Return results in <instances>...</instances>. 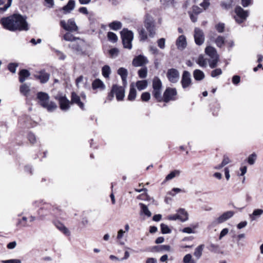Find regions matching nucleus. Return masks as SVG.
Instances as JSON below:
<instances>
[{
    "mask_svg": "<svg viewBox=\"0 0 263 263\" xmlns=\"http://www.w3.org/2000/svg\"><path fill=\"white\" fill-rule=\"evenodd\" d=\"M26 19V16L13 14L8 17H3L1 23L5 29L11 31H28L29 26Z\"/></svg>",
    "mask_w": 263,
    "mask_h": 263,
    "instance_id": "nucleus-1",
    "label": "nucleus"
},
{
    "mask_svg": "<svg viewBox=\"0 0 263 263\" xmlns=\"http://www.w3.org/2000/svg\"><path fill=\"white\" fill-rule=\"evenodd\" d=\"M40 104L44 108H46L49 112H52L57 108V105L53 102H49V96L44 92H39L36 95Z\"/></svg>",
    "mask_w": 263,
    "mask_h": 263,
    "instance_id": "nucleus-2",
    "label": "nucleus"
},
{
    "mask_svg": "<svg viewBox=\"0 0 263 263\" xmlns=\"http://www.w3.org/2000/svg\"><path fill=\"white\" fill-rule=\"evenodd\" d=\"M115 95L118 101H122L125 97L124 87L117 84L113 85L111 90L107 96V99L110 101L112 100Z\"/></svg>",
    "mask_w": 263,
    "mask_h": 263,
    "instance_id": "nucleus-3",
    "label": "nucleus"
},
{
    "mask_svg": "<svg viewBox=\"0 0 263 263\" xmlns=\"http://www.w3.org/2000/svg\"><path fill=\"white\" fill-rule=\"evenodd\" d=\"M122 43L125 48L131 49L132 48V42L134 38V33L132 31L124 28L120 32Z\"/></svg>",
    "mask_w": 263,
    "mask_h": 263,
    "instance_id": "nucleus-4",
    "label": "nucleus"
},
{
    "mask_svg": "<svg viewBox=\"0 0 263 263\" xmlns=\"http://www.w3.org/2000/svg\"><path fill=\"white\" fill-rule=\"evenodd\" d=\"M236 16L234 17L236 22L238 24L244 22L249 16V11L245 10L239 6H237L235 8Z\"/></svg>",
    "mask_w": 263,
    "mask_h": 263,
    "instance_id": "nucleus-5",
    "label": "nucleus"
},
{
    "mask_svg": "<svg viewBox=\"0 0 263 263\" xmlns=\"http://www.w3.org/2000/svg\"><path fill=\"white\" fill-rule=\"evenodd\" d=\"M60 24L61 27L68 31L73 32L77 31L78 30V27L76 25L73 18L69 19L67 22H66L64 20H61Z\"/></svg>",
    "mask_w": 263,
    "mask_h": 263,
    "instance_id": "nucleus-6",
    "label": "nucleus"
},
{
    "mask_svg": "<svg viewBox=\"0 0 263 263\" xmlns=\"http://www.w3.org/2000/svg\"><path fill=\"white\" fill-rule=\"evenodd\" d=\"M54 98L56 100L58 101L61 110L65 111L70 108V102L65 95L59 93L55 96Z\"/></svg>",
    "mask_w": 263,
    "mask_h": 263,
    "instance_id": "nucleus-7",
    "label": "nucleus"
},
{
    "mask_svg": "<svg viewBox=\"0 0 263 263\" xmlns=\"http://www.w3.org/2000/svg\"><path fill=\"white\" fill-rule=\"evenodd\" d=\"M144 26L148 31L149 36L153 37L155 34V29L154 21L152 17L148 15H146L144 21Z\"/></svg>",
    "mask_w": 263,
    "mask_h": 263,
    "instance_id": "nucleus-8",
    "label": "nucleus"
},
{
    "mask_svg": "<svg viewBox=\"0 0 263 263\" xmlns=\"http://www.w3.org/2000/svg\"><path fill=\"white\" fill-rule=\"evenodd\" d=\"M54 209L53 206L49 204H45L43 207L41 208L38 211L39 218L43 220L45 217L49 214L54 215L55 213L52 212Z\"/></svg>",
    "mask_w": 263,
    "mask_h": 263,
    "instance_id": "nucleus-9",
    "label": "nucleus"
},
{
    "mask_svg": "<svg viewBox=\"0 0 263 263\" xmlns=\"http://www.w3.org/2000/svg\"><path fill=\"white\" fill-rule=\"evenodd\" d=\"M166 77L170 82L173 83H177L180 77L178 70L175 68L168 69L166 73Z\"/></svg>",
    "mask_w": 263,
    "mask_h": 263,
    "instance_id": "nucleus-10",
    "label": "nucleus"
},
{
    "mask_svg": "<svg viewBox=\"0 0 263 263\" xmlns=\"http://www.w3.org/2000/svg\"><path fill=\"white\" fill-rule=\"evenodd\" d=\"M85 45V43L83 40L78 38L75 42L69 45V47L77 53L81 54L83 53V48Z\"/></svg>",
    "mask_w": 263,
    "mask_h": 263,
    "instance_id": "nucleus-11",
    "label": "nucleus"
},
{
    "mask_svg": "<svg viewBox=\"0 0 263 263\" xmlns=\"http://www.w3.org/2000/svg\"><path fill=\"white\" fill-rule=\"evenodd\" d=\"M234 214V212L232 211H229L223 213L221 215L213 221V225L215 226L221 223L227 221L232 217Z\"/></svg>",
    "mask_w": 263,
    "mask_h": 263,
    "instance_id": "nucleus-12",
    "label": "nucleus"
},
{
    "mask_svg": "<svg viewBox=\"0 0 263 263\" xmlns=\"http://www.w3.org/2000/svg\"><path fill=\"white\" fill-rule=\"evenodd\" d=\"M195 42L197 45H201L204 42V34L203 31L199 28H195L194 34Z\"/></svg>",
    "mask_w": 263,
    "mask_h": 263,
    "instance_id": "nucleus-13",
    "label": "nucleus"
},
{
    "mask_svg": "<svg viewBox=\"0 0 263 263\" xmlns=\"http://www.w3.org/2000/svg\"><path fill=\"white\" fill-rule=\"evenodd\" d=\"M177 95V91L175 88H167L163 93L164 102L167 103L171 100H174V97Z\"/></svg>",
    "mask_w": 263,
    "mask_h": 263,
    "instance_id": "nucleus-14",
    "label": "nucleus"
},
{
    "mask_svg": "<svg viewBox=\"0 0 263 263\" xmlns=\"http://www.w3.org/2000/svg\"><path fill=\"white\" fill-rule=\"evenodd\" d=\"M148 61L146 57L142 55L136 57L133 60L132 64L135 67L143 66L147 64Z\"/></svg>",
    "mask_w": 263,
    "mask_h": 263,
    "instance_id": "nucleus-15",
    "label": "nucleus"
},
{
    "mask_svg": "<svg viewBox=\"0 0 263 263\" xmlns=\"http://www.w3.org/2000/svg\"><path fill=\"white\" fill-rule=\"evenodd\" d=\"M182 87L185 89L190 86L192 83L191 74L187 71H184L181 81Z\"/></svg>",
    "mask_w": 263,
    "mask_h": 263,
    "instance_id": "nucleus-16",
    "label": "nucleus"
},
{
    "mask_svg": "<svg viewBox=\"0 0 263 263\" xmlns=\"http://www.w3.org/2000/svg\"><path fill=\"white\" fill-rule=\"evenodd\" d=\"M36 79H39L41 83H45L49 79L50 74L43 70L35 75Z\"/></svg>",
    "mask_w": 263,
    "mask_h": 263,
    "instance_id": "nucleus-17",
    "label": "nucleus"
},
{
    "mask_svg": "<svg viewBox=\"0 0 263 263\" xmlns=\"http://www.w3.org/2000/svg\"><path fill=\"white\" fill-rule=\"evenodd\" d=\"M176 44L178 49H184L187 45L185 36L183 35H180L176 40Z\"/></svg>",
    "mask_w": 263,
    "mask_h": 263,
    "instance_id": "nucleus-18",
    "label": "nucleus"
},
{
    "mask_svg": "<svg viewBox=\"0 0 263 263\" xmlns=\"http://www.w3.org/2000/svg\"><path fill=\"white\" fill-rule=\"evenodd\" d=\"M117 73L121 77L124 86L127 85V77L128 76L127 70L123 67L119 68L117 71Z\"/></svg>",
    "mask_w": 263,
    "mask_h": 263,
    "instance_id": "nucleus-19",
    "label": "nucleus"
},
{
    "mask_svg": "<svg viewBox=\"0 0 263 263\" xmlns=\"http://www.w3.org/2000/svg\"><path fill=\"white\" fill-rule=\"evenodd\" d=\"M70 103L77 104L82 109H84V105L81 101L80 97L75 92H72Z\"/></svg>",
    "mask_w": 263,
    "mask_h": 263,
    "instance_id": "nucleus-20",
    "label": "nucleus"
},
{
    "mask_svg": "<svg viewBox=\"0 0 263 263\" xmlns=\"http://www.w3.org/2000/svg\"><path fill=\"white\" fill-rule=\"evenodd\" d=\"M76 3L74 0H69L67 4L66 5L64 6L62 8V10L64 11V13H69L72 10L74 9L75 7Z\"/></svg>",
    "mask_w": 263,
    "mask_h": 263,
    "instance_id": "nucleus-21",
    "label": "nucleus"
},
{
    "mask_svg": "<svg viewBox=\"0 0 263 263\" xmlns=\"http://www.w3.org/2000/svg\"><path fill=\"white\" fill-rule=\"evenodd\" d=\"M205 52L211 59L219 57L216 49L212 46L206 47L205 49Z\"/></svg>",
    "mask_w": 263,
    "mask_h": 263,
    "instance_id": "nucleus-22",
    "label": "nucleus"
},
{
    "mask_svg": "<svg viewBox=\"0 0 263 263\" xmlns=\"http://www.w3.org/2000/svg\"><path fill=\"white\" fill-rule=\"evenodd\" d=\"M92 87L94 90L97 89L104 90L105 88V86L101 80L99 79H97L93 81L92 83Z\"/></svg>",
    "mask_w": 263,
    "mask_h": 263,
    "instance_id": "nucleus-23",
    "label": "nucleus"
},
{
    "mask_svg": "<svg viewBox=\"0 0 263 263\" xmlns=\"http://www.w3.org/2000/svg\"><path fill=\"white\" fill-rule=\"evenodd\" d=\"M55 226L61 232L64 234L66 236H69L70 234L69 230L62 223L60 222H55Z\"/></svg>",
    "mask_w": 263,
    "mask_h": 263,
    "instance_id": "nucleus-24",
    "label": "nucleus"
},
{
    "mask_svg": "<svg viewBox=\"0 0 263 263\" xmlns=\"http://www.w3.org/2000/svg\"><path fill=\"white\" fill-rule=\"evenodd\" d=\"M179 220L182 222L186 221L188 219V214L184 209H179L177 210Z\"/></svg>",
    "mask_w": 263,
    "mask_h": 263,
    "instance_id": "nucleus-25",
    "label": "nucleus"
},
{
    "mask_svg": "<svg viewBox=\"0 0 263 263\" xmlns=\"http://www.w3.org/2000/svg\"><path fill=\"white\" fill-rule=\"evenodd\" d=\"M30 86L27 84H23L20 87V92L25 97H28L30 91Z\"/></svg>",
    "mask_w": 263,
    "mask_h": 263,
    "instance_id": "nucleus-26",
    "label": "nucleus"
},
{
    "mask_svg": "<svg viewBox=\"0 0 263 263\" xmlns=\"http://www.w3.org/2000/svg\"><path fill=\"white\" fill-rule=\"evenodd\" d=\"M137 96V92L134 85L132 84L130 86L129 92L128 95L127 99L129 101H133L135 100Z\"/></svg>",
    "mask_w": 263,
    "mask_h": 263,
    "instance_id": "nucleus-27",
    "label": "nucleus"
},
{
    "mask_svg": "<svg viewBox=\"0 0 263 263\" xmlns=\"http://www.w3.org/2000/svg\"><path fill=\"white\" fill-rule=\"evenodd\" d=\"M30 72L28 70L22 69L19 72V81L21 83H23L26 78L30 76Z\"/></svg>",
    "mask_w": 263,
    "mask_h": 263,
    "instance_id": "nucleus-28",
    "label": "nucleus"
},
{
    "mask_svg": "<svg viewBox=\"0 0 263 263\" xmlns=\"http://www.w3.org/2000/svg\"><path fill=\"white\" fill-rule=\"evenodd\" d=\"M193 77L196 81H201L204 78L205 75L201 70L196 69L193 72Z\"/></svg>",
    "mask_w": 263,
    "mask_h": 263,
    "instance_id": "nucleus-29",
    "label": "nucleus"
},
{
    "mask_svg": "<svg viewBox=\"0 0 263 263\" xmlns=\"http://www.w3.org/2000/svg\"><path fill=\"white\" fill-rule=\"evenodd\" d=\"M162 82L160 79L157 77H154L153 81V89H161Z\"/></svg>",
    "mask_w": 263,
    "mask_h": 263,
    "instance_id": "nucleus-30",
    "label": "nucleus"
},
{
    "mask_svg": "<svg viewBox=\"0 0 263 263\" xmlns=\"http://www.w3.org/2000/svg\"><path fill=\"white\" fill-rule=\"evenodd\" d=\"M263 214V210L262 209H255L254 210L252 214L249 215L251 221L256 220V218L260 216Z\"/></svg>",
    "mask_w": 263,
    "mask_h": 263,
    "instance_id": "nucleus-31",
    "label": "nucleus"
},
{
    "mask_svg": "<svg viewBox=\"0 0 263 263\" xmlns=\"http://www.w3.org/2000/svg\"><path fill=\"white\" fill-rule=\"evenodd\" d=\"M109 28L114 30H118L122 28V23L119 21H114L109 24Z\"/></svg>",
    "mask_w": 263,
    "mask_h": 263,
    "instance_id": "nucleus-32",
    "label": "nucleus"
},
{
    "mask_svg": "<svg viewBox=\"0 0 263 263\" xmlns=\"http://www.w3.org/2000/svg\"><path fill=\"white\" fill-rule=\"evenodd\" d=\"M204 245H201L198 246L195 250L194 253V255L197 258V259H199L202 255V251L203 250Z\"/></svg>",
    "mask_w": 263,
    "mask_h": 263,
    "instance_id": "nucleus-33",
    "label": "nucleus"
},
{
    "mask_svg": "<svg viewBox=\"0 0 263 263\" xmlns=\"http://www.w3.org/2000/svg\"><path fill=\"white\" fill-rule=\"evenodd\" d=\"M215 43L218 47L221 48L225 43V37L218 35L215 40Z\"/></svg>",
    "mask_w": 263,
    "mask_h": 263,
    "instance_id": "nucleus-34",
    "label": "nucleus"
},
{
    "mask_svg": "<svg viewBox=\"0 0 263 263\" xmlns=\"http://www.w3.org/2000/svg\"><path fill=\"white\" fill-rule=\"evenodd\" d=\"M152 93L154 97L158 102H161L163 100V98L161 96V89H153Z\"/></svg>",
    "mask_w": 263,
    "mask_h": 263,
    "instance_id": "nucleus-35",
    "label": "nucleus"
},
{
    "mask_svg": "<svg viewBox=\"0 0 263 263\" xmlns=\"http://www.w3.org/2000/svg\"><path fill=\"white\" fill-rule=\"evenodd\" d=\"M147 86L146 80L138 81L136 82V86L139 90L144 89Z\"/></svg>",
    "mask_w": 263,
    "mask_h": 263,
    "instance_id": "nucleus-36",
    "label": "nucleus"
},
{
    "mask_svg": "<svg viewBox=\"0 0 263 263\" xmlns=\"http://www.w3.org/2000/svg\"><path fill=\"white\" fill-rule=\"evenodd\" d=\"M102 73L104 77L108 78L111 73V69L108 65H105L102 68Z\"/></svg>",
    "mask_w": 263,
    "mask_h": 263,
    "instance_id": "nucleus-37",
    "label": "nucleus"
},
{
    "mask_svg": "<svg viewBox=\"0 0 263 263\" xmlns=\"http://www.w3.org/2000/svg\"><path fill=\"white\" fill-rule=\"evenodd\" d=\"M139 205L141 209V212L148 217H151L152 213L148 209L147 206L142 203H140Z\"/></svg>",
    "mask_w": 263,
    "mask_h": 263,
    "instance_id": "nucleus-38",
    "label": "nucleus"
},
{
    "mask_svg": "<svg viewBox=\"0 0 263 263\" xmlns=\"http://www.w3.org/2000/svg\"><path fill=\"white\" fill-rule=\"evenodd\" d=\"M180 171L179 170H175L171 172L168 174L165 179V181H168L174 178L176 176H178L180 174Z\"/></svg>",
    "mask_w": 263,
    "mask_h": 263,
    "instance_id": "nucleus-39",
    "label": "nucleus"
},
{
    "mask_svg": "<svg viewBox=\"0 0 263 263\" xmlns=\"http://www.w3.org/2000/svg\"><path fill=\"white\" fill-rule=\"evenodd\" d=\"M63 39L66 41L73 42L76 41L78 38L75 37L71 33L67 32L64 35Z\"/></svg>",
    "mask_w": 263,
    "mask_h": 263,
    "instance_id": "nucleus-40",
    "label": "nucleus"
},
{
    "mask_svg": "<svg viewBox=\"0 0 263 263\" xmlns=\"http://www.w3.org/2000/svg\"><path fill=\"white\" fill-rule=\"evenodd\" d=\"M139 34L140 41H144L147 39V33L144 28H141L139 29Z\"/></svg>",
    "mask_w": 263,
    "mask_h": 263,
    "instance_id": "nucleus-41",
    "label": "nucleus"
},
{
    "mask_svg": "<svg viewBox=\"0 0 263 263\" xmlns=\"http://www.w3.org/2000/svg\"><path fill=\"white\" fill-rule=\"evenodd\" d=\"M183 263H196L195 260L192 258V256L191 254H186L183 258Z\"/></svg>",
    "mask_w": 263,
    "mask_h": 263,
    "instance_id": "nucleus-42",
    "label": "nucleus"
},
{
    "mask_svg": "<svg viewBox=\"0 0 263 263\" xmlns=\"http://www.w3.org/2000/svg\"><path fill=\"white\" fill-rule=\"evenodd\" d=\"M219 60V57L212 58L211 60H209V66L211 68H215L217 65V63Z\"/></svg>",
    "mask_w": 263,
    "mask_h": 263,
    "instance_id": "nucleus-43",
    "label": "nucleus"
},
{
    "mask_svg": "<svg viewBox=\"0 0 263 263\" xmlns=\"http://www.w3.org/2000/svg\"><path fill=\"white\" fill-rule=\"evenodd\" d=\"M108 40L112 43H116L118 40L117 35L112 32H108L107 33Z\"/></svg>",
    "mask_w": 263,
    "mask_h": 263,
    "instance_id": "nucleus-44",
    "label": "nucleus"
},
{
    "mask_svg": "<svg viewBox=\"0 0 263 263\" xmlns=\"http://www.w3.org/2000/svg\"><path fill=\"white\" fill-rule=\"evenodd\" d=\"M138 76L140 78H145L147 76V69L146 67H144L139 70Z\"/></svg>",
    "mask_w": 263,
    "mask_h": 263,
    "instance_id": "nucleus-45",
    "label": "nucleus"
},
{
    "mask_svg": "<svg viewBox=\"0 0 263 263\" xmlns=\"http://www.w3.org/2000/svg\"><path fill=\"white\" fill-rule=\"evenodd\" d=\"M197 63L201 67H205L207 64L206 59H204L202 55H200L198 58Z\"/></svg>",
    "mask_w": 263,
    "mask_h": 263,
    "instance_id": "nucleus-46",
    "label": "nucleus"
},
{
    "mask_svg": "<svg viewBox=\"0 0 263 263\" xmlns=\"http://www.w3.org/2000/svg\"><path fill=\"white\" fill-rule=\"evenodd\" d=\"M160 228L162 234H169L171 232V230L169 227L164 223L160 224Z\"/></svg>",
    "mask_w": 263,
    "mask_h": 263,
    "instance_id": "nucleus-47",
    "label": "nucleus"
},
{
    "mask_svg": "<svg viewBox=\"0 0 263 263\" xmlns=\"http://www.w3.org/2000/svg\"><path fill=\"white\" fill-rule=\"evenodd\" d=\"M215 29L219 33H222L224 30L225 25L222 23H219L215 26Z\"/></svg>",
    "mask_w": 263,
    "mask_h": 263,
    "instance_id": "nucleus-48",
    "label": "nucleus"
},
{
    "mask_svg": "<svg viewBox=\"0 0 263 263\" xmlns=\"http://www.w3.org/2000/svg\"><path fill=\"white\" fill-rule=\"evenodd\" d=\"M27 220V218L26 217H23L22 219L18 220L16 225L17 226H21L23 227H27L28 225L26 222Z\"/></svg>",
    "mask_w": 263,
    "mask_h": 263,
    "instance_id": "nucleus-49",
    "label": "nucleus"
},
{
    "mask_svg": "<svg viewBox=\"0 0 263 263\" xmlns=\"http://www.w3.org/2000/svg\"><path fill=\"white\" fill-rule=\"evenodd\" d=\"M256 155L255 153H253L250 155L248 158V163L250 165L254 164L256 159Z\"/></svg>",
    "mask_w": 263,
    "mask_h": 263,
    "instance_id": "nucleus-50",
    "label": "nucleus"
},
{
    "mask_svg": "<svg viewBox=\"0 0 263 263\" xmlns=\"http://www.w3.org/2000/svg\"><path fill=\"white\" fill-rule=\"evenodd\" d=\"M119 51L118 48H114L109 50V53L111 58H115L118 56Z\"/></svg>",
    "mask_w": 263,
    "mask_h": 263,
    "instance_id": "nucleus-51",
    "label": "nucleus"
},
{
    "mask_svg": "<svg viewBox=\"0 0 263 263\" xmlns=\"http://www.w3.org/2000/svg\"><path fill=\"white\" fill-rule=\"evenodd\" d=\"M18 66V64L14 63H11L9 64L8 66V68L10 71L12 73H15L16 68Z\"/></svg>",
    "mask_w": 263,
    "mask_h": 263,
    "instance_id": "nucleus-52",
    "label": "nucleus"
},
{
    "mask_svg": "<svg viewBox=\"0 0 263 263\" xmlns=\"http://www.w3.org/2000/svg\"><path fill=\"white\" fill-rule=\"evenodd\" d=\"M141 98L143 101L147 102L150 99L151 95L148 92H144L142 93Z\"/></svg>",
    "mask_w": 263,
    "mask_h": 263,
    "instance_id": "nucleus-53",
    "label": "nucleus"
},
{
    "mask_svg": "<svg viewBox=\"0 0 263 263\" xmlns=\"http://www.w3.org/2000/svg\"><path fill=\"white\" fill-rule=\"evenodd\" d=\"M222 74V70L220 68H217L213 70L211 72V76L213 78L216 77L217 76H220Z\"/></svg>",
    "mask_w": 263,
    "mask_h": 263,
    "instance_id": "nucleus-54",
    "label": "nucleus"
},
{
    "mask_svg": "<svg viewBox=\"0 0 263 263\" xmlns=\"http://www.w3.org/2000/svg\"><path fill=\"white\" fill-rule=\"evenodd\" d=\"M155 248L158 249V251H162L163 250L169 251L171 249V247L169 245H161L159 246H156Z\"/></svg>",
    "mask_w": 263,
    "mask_h": 263,
    "instance_id": "nucleus-55",
    "label": "nucleus"
},
{
    "mask_svg": "<svg viewBox=\"0 0 263 263\" xmlns=\"http://www.w3.org/2000/svg\"><path fill=\"white\" fill-rule=\"evenodd\" d=\"M158 46L161 49H164L165 45V40L164 38H161L157 41Z\"/></svg>",
    "mask_w": 263,
    "mask_h": 263,
    "instance_id": "nucleus-56",
    "label": "nucleus"
},
{
    "mask_svg": "<svg viewBox=\"0 0 263 263\" xmlns=\"http://www.w3.org/2000/svg\"><path fill=\"white\" fill-rule=\"evenodd\" d=\"M28 139L31 143H34L36 142L35 136L32 133H29L28 134Z\"/></svg>",
    "mask_w": 263,
    "mask_h": 263,
    "instance_id": "nucleus-57",
    "label": "nucleus"
},
{
    "mask_svg": "<svg viewBox=\"0 0 263 263\" xmlns=\"http://www.w3.org/2000/svg\"><path fill=\"white\" fill-rule=\"evenodd\" d=\"M2 262H3V263H22V261L20 259H11L2 260Z\"/></svg>",
    "mask_w": 263,
    "mask_h": 263,
    "instance_id": "nucleus-58",
    "label": "nucleus"
},
{
    "mask_svg": "<svg viewBox=\"0 0 263 263\" xmlns=\"http://www.w3.org/2000/svg\"><path fill=\"white\" fill-rule=\"evenodd\" d=\"M192 13H194L196 15H198V14L200 13L202 11V9L197 6H193L192 7Z\"/></svg>",
    "mask_w": 263,
    "mask_h": 263,
    "instance_id": "nucleus-59",
    "label": "nucleus"
},
{
    "mask_svg": "<svg viewBox=\"0 0 263 263\" xmlns=\"http://www.w3.org/2000/svg\"><path fill=\"white\" fill-rule=\"evenodd\" d=\"M228 232L229 229L228 228H224L222 229L220 233L219 239H221L222 237L225 236L228 233Z\"/></svg>",
    "mask_w": 263,
    "mask_h": 263,
    "instance_id": "nucleus-60",
    "label": "nucleus"
},
{
    "mask_svg": "<svg viewBox=\"0 0 263 263\" xmlns=\"http://www.w3.org/2000/svg\"><path fill=\"white\" fill-rule=\"evenodd\" d=\"M240 80V78L239 76L235 75L232 78V82L234 85H237Z\"/></svg>",
    "mask_w": 263,
    "mask_h": 263,
    "instance_id": "nucleus-61",
    "label": "nucleus"
},
{
    "mask_svg": "<svg viewBox=\"0 0 263 263\" xmlns=\"http://www.w3.org/2000/svg\"><path fill=\"white\" fill-rule=\"evenodd\" d=\"M189 13L191 21L194 23L196 22L197 21V15L191 12H189Z\"/></svg>",
    "mask_w": 263,
    "mask_h": 263,
    "instance_id": "nucleus-62",
    "label": "nucleus"
},
{
    "mask_svg": "<svg viewBox=\"0 0 263 263\" xmlns=\"http://www.w3.org/2000/svg\"><path fill=\"white\" fill-rule=\"evenodd\" d=\"M247 224L248 222L247 221H241L237 225V228L238 229H241L245 228L247 225Z\"/></svg>",
    "mask_w": 263,
    "mask_h": 263,
    "instance_id": "nucleus-63",
    "label": "nucleus"
},
{
    "mask_svg": "<svg viewBox=\"0 0 263 263\" xmlns=\"http://www.w3.org/2000/svg\"><path fill=\"white\" fill-rule=\"evenodd\" d=\"M57 55L59 56V59L61 60H64L66 58V55L61 51L59 50H56Z\"/></svg>",
    "mask_w": 263,
    "mask_h": 263,
    "instance_id": "nucleus-64",
    "label": "nucleus"
}]
</instances>
